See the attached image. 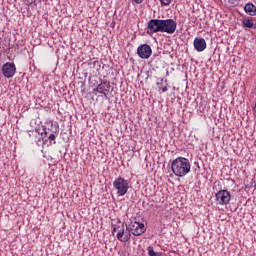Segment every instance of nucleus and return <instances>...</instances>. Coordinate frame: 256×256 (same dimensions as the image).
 Instances as JSON below:
<instances>
[{"instance_id":"1","label":"nucleus","mask_w":256,"mask_h":256,"mask_svg":"<svg viewBox=\"0 0 256 256\" xmlns=\"http://www.w3.org/2000/svg\"><path fill=\"white\" fill-rule=\"evenodd\" d=\"M171 170L176 177H185L191 171V162L185 157H178L172 161Z\"/></svg>"},{"instance_id":"2","label":"nucleus","mask_w":256,"mask_h":256,"mask_svg":"<svg viewBox=\"0 0 256 256\" xmlns=\"http://www.w3.org/2000/svg\"><path fill=\"white\" fill-rule=\"evenodd\" d=\"M115 233H117L116 237L121 243H127L131 239V234L127 230L125 233V224L121 221L117 225L112 224V235H115Z\"/></svg>"},{"instance_id":"3","label":"nucleus","mask_w":256,"mask_h":256,"mask_svg":"<svg viewBox=\"0 0 256 256\" xmlns=\"http://www.w3.org/2000/svg\"><path fill=\"white\" fill-rule=\"evenodd\" d=\"M113 187L120 197H124L129 191V181L125 180L123 177H118L114 180Z\"/></svg>"},{"instance_id":"4","label":"nucleus","mask_w":256,"mask_h":256,"mask_svg":"<svg viewBox=\"0 0 256 256\" xmlns=\"http://www.w3.org/2000/svg\"><path fill=\"white\" fill-rule=\"evenodd\" d=\"M126 231H128L129 235H134V237H139L143 235L147 231L145 224L143 222H131L129 226L125 225Z\"/></svg>"},{"instance_id":"5","label":"nucleus","mask_w":256,"mask_h":256,"mask_svg":"<svg viewBox=\"0 0 256 256\" xmlns=\"http://www.w3.org/2000/svg\"><path fill=\"white\" fill-rule=\"evenodd\" d=\"M147 35H154V33H162V19H150L146 27Z\"/></svg>"},{"instance_id":"6","label":"nucleus","mask_w":256,"mask_h":256,"mask_svg":"<svg viewBox=\"0 0 256 256\" xmlns=\"http://www.w3.org/2000/svg\"><path fill=\"white\" fill-rule=\"evenodd\" d=\"M162 33L173 35L177 31V22L171 18L162 19Z\"/></svg>"},{"instance_id":"7","label":"nucleus","mask_w":256,"mask_h":256,"mask_svg":"<svg viewBox=\"0 0 256 256\" xmlns=\"http://www.w3.org/2000/svg\"><path fill=\"white\" fill-rule=\"evenodd\" d=\"M94 93H100L101 95H104L105 99H109L111 82H109V80L102 81L96 88H94Z\"/></svg>"},{"instance_id":"8","label":"nucleus","mask_w":256,"mask_h":256,"mask_svg":"<svg viewBox=\"0 0 256 256\" xmlns=\"http://www.w3.org/2000/svg\"><path fill=\"white\" fill-rule=\"evenodd\" d=\"M216 201L219 205H229L231 201V193L227 190H220L215 194Z\"/></svg>"},{"instance_id":"9","label":"nucleus","mask_w":256,"mask_h":256,"mask_svg":"<svg viewBox=\"0 0 256 256\" xmlns=\"http://www.w3.org/2000/svg\"><path fill=\"white\" fill-rule=\"evenodd\" d=\"M153 54V50L149 44H141L137 48V55L140 59H149Z\"/></svg>"},{"instance_id":"10","label":"nucleus","mask_w":256,"mask_h":256,"mask_svg":"<svg viewBox=\"0 0 256 256\" xmlns=\"http://www.w3.org/2000/svg\"><path fill=\"white\" fill-rule=\"evenodd\" d=\"M17 68L13 63H6L2 66V73L7 79H11L15 75Z\"/></svg>"},{"instance_id":"11","label":"nucleus","mask_w":256,"mask_h":256,"mask_svg":"<svg viewBox=\"0 0 256 256\" xmlns=\"http://www.w3.org/2000/svg\"><path fill=\"white\" fill-rule=\"evenodd\" d=\"M194 48L196 51L201 53L202 51H205V49H207V42L204 38L196 37L194 39Z\"/></svg>"},{"instance_id":"12","label":"nucleus","mask_w":256,"mask_h":256,"mask_svg":"<svg viewBox=\"0 0 256 256\" xmlns=\"http://www.w3.org/2000/svg\"><path fill=\"white\" fill-rule=\"evenodd\" d=\"M244 11H245V13H247V15L255 16L256 15V6L253 3H247L244 6Z\"/></svg>"},{"instance_id":"13","label":"nucleus","mask_w":256,"mask_h":256,"mask_svg":"<svg viewBox=\"0 0 256 256\" xmlns=\"http://www.w3.org/2000/svg\"><path fill=\"white\" fill-rule=\"evenodd\" d=\"M244 27H247L248 29H256V23H253V20L251 19H245L243 20Z\"/></svg>"},{"instance_id":"14","label":"nucleus","mask_w":256,"mask_h":256,"mask_svg":"<svg viewBox=\"0 0 256 256\" xmlns=\"http://www.w3.org/2000/svg\"><path fill=\"white\" fill-rule=\"evenodd\" d=\"M157 87L159 89V91L162 90L163 93H166V91H168L169 89L167 88V85L163 86V78L158 79L157 81Z\"/></svg>"},{"instance_id":"15","label":"nucleus","mask_w":256,"mask_h":256,"mask_svg":"<svg viewBox=\"0 0 256 256\" xmlns=\"http://www.w3.org/2000/svg\"><path fill=\"white\" fill-rule=\"evenodd\" d=\"M147 251L149 256H161L159 252H155V250H153V246H148Z\"/></svg>"},{"instance_id":"16","label":"nucleus","mask_w":256,"mask_h":256,"mask_svg":"<svg viewBox=\"0 0 256 256\" xmlns=\"http://www.w3.org/2000/svg\"><path fill=\"white\" fill-rule=\"evenodd\" d=\"M48 139H49V141H54L53 145H55V143H57V142H55V139H57V136L53 133L48 136Z\"/></svg>"},{"instance_id":"17","label":"nucleus","mask_w":256,"mask_h":256,"mask_svg":"<svg viewBox=\"0 0 256 256\" xmlns=\"http://www.w3.org/2000/svg\"><path fill=\"white\" fill-rule=\"evenodd\" d=\"M172 0H160L162 5H171Z\"/></svg>"},{"instance_id":"18","label":"nucleus","mask_w":256,"mask_h":256,"mask_svg":"<svg viewBox=\"0 0 256 256\" xmlns=\"http://www.w3.org/2000/svg\"><path fill=\"white\" fill-rule=\"evenodd\" d=\"M28 5H37V0H27Z\"/></svg>"},{"instance_id":"19","label":"nucleus","mask_w":256,"mask_h":256,"mask_svg":"<svg viewBox=\"0 0 256 256\" xmlns=\"http://www.w3.org/2000/svg\"><path fill=\"white\" fill-rule=\"evenodd\" d=\"M134 1H135V3H138V4L143 3V0H134Z\"/></svg>"},{"instance_id":"20","label":"nucleus","mask_w":256,"mask_h":256,"mask_svg":"<svg viewBox=\"0 0 256 256\" xmlns=\"http://www.w3.org/2000/svg\"><path fill=\"white\" fill-rule=\"evenodd\" d=\"M44 134H45V135H47V132H46V131H44Z\"/></svg>"}]
</instances>
